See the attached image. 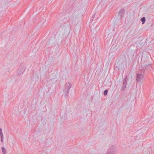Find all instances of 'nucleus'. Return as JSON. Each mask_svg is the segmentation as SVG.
I'll return each instance as SVG.
<instances>
[{
    "label": "nucleus",
    "mask_w": 154,
    "mask_h": 154,
    "mask_svg": "<svg viewBox=\"0 0 154 154\" xmlns=\"http://www.w3.org/2000/svg\"><path fill=\"white\" fill-rule=\"evenodd\" d=\"M71 84L69 82H67L65 85V90L64 92L65 93V96H67L69 92V90L71 87Z\"/></svg>",
    "instance_id": "obj_1"
},
{
    "label": "nucleus",
    "mask_w": 154,
    "mask_h": 154,
    "mask_svg": "<svg viewBox=\"0 0 154 154\" xmlns=\"http://www.w3.org/2000/svg\"><path fill=\"white\" fill-rule=\"evenodd\" d=\"M26 67L23 64H21L17 72V74L20 75L25 71Z\"/></svg>",
    "instance_id": "obj_2"
},
{
    "label": "nucleus",
    "mask_w": 154,
    "mask_h": 154,
    "mask_svg": "<svg viewBox=\"0 0 154 154\" xmlns=\"http://www.w3.org/2000/svg\"><path fill=\"white\" fill-rule=\"evenodd\" d=\"M116 148L114 145L109 147L106 154H115L116 152Z\"/></svg>",
    "instance_id": "obj_3"
},
{
    "label": "nucleus",
    "mask_w": 154,
    "mask_h": 154,
    "mask_svg": "<svg viewBox=\"0 0 154 154\" xmlns=\"http://www.w3.org/2000/svg\"><path fill=\"white\" fill-rule=\"evenodd\" d=\"M136 80L138 82H141L143 81L144 76L142 73H137V74Z\"/></svg>",
    "instance_id": "obj_4"
},
{
    "label": "nucleus",
    "mask_w": 154,
    "mask_h": 154,
    "mask_svg": "<svg viewBox=\"0 0 154 154\" xmlns=\"http://www.w3.org/2000/svg\"><path fill=\"white\" fill-rule=\"evenodd\" d=\"M146 71V70L145 68V66H142L141 65L139 67V72L140 73H144Z\"/></svg>",
    "instance_id": "obj_5"
},
{
    "label": "nucleus",
    "mask_w": 154,
    "mask_h": 154,
    "mask_svg": "<svg viewBox=\"0 0 154 154\" xmlns=\"http://www.w3.org/2000/svg\"><path fill=\"white\" fill-rule=\"evenodd\" d=\"M145 66L146 71H150L151 69L152 68V65L151 64L146 65Z\"/></svg>",
    "instance_id": "obj_6"
},
{
    "label": "nucleus",
    "mask_w": 154,
    "mask_h": 154,
    "mask_svg": "<svg viewBox=\"0 0 154 154\" xmlns=\"http://www.w3.org/2000/svg\"><path fill=\"white\" fill-rule=\"evenodd\" d=\"M125 14V10L122 9L120 10L119 13V15L121 17L123 16Z\"/></svg>",
    "instance_id": "obj_7"
},
{
    "label": "nucleus",
    "mask_w": 154,
    "mask_h": 154,
    "mask_svg": "<svg viewBox=\"0 0 154 154\" xmlns=\"http://www.w3.org/2000/svg\"><path fill=\"white\" fill-rule=\"evenodd\" d=\"M46 21V17H43L42 19V24L43 25L45 22Z\"/></svg>",
    "instance_id": "obj_8"
},
{
    "label": "nucleus",
    "mask_w": 154,
    "mask_h": 154,
    "mask_svg": "<svg viewBox=\"0 0 154 154\" xmlns=\"http://www.w3.org/2000/svg\"><path fill=\"white\" fill-rule=\"evenodd\" d=\"M2 152L3 153V154H6V150L5 148L3 147H2Z\"/></svg>",
    "instance_id": "obj_9"
},
{
    "label": "nucleus",
    "mask_w": 154,
    "mask_h": 154,
    "mask_svg": "<svg viewBox=\"0 0 154 154\" xmlns=\"http://www.w3.org/2000/svg\"><path fill=\"white\" fill-rule=\"evenodd\" d=\"M141 21L142 22V24H143L145 22L146 20L144 17H143L141 19Z\"/></svg>",
    "instance_id": "obj_10"
},
{
    "label": "nucleus",
    "mask_w": 154,
    "mask_h": 154,
    "mask_svg": "<svg viewBox=\"0 0 154 154\" xmlns=\"http://www.w3.org/2000/svg\"><path fill=\"white\" fill-rule=\"evenodd\" d=\"M126 87V86L123 85V86L122 87V88L121 89V90L122 91H124L125 90Z\"/></svg>",
    "instance_id": "obj_11"
},
{
    "label": "nucleus",
    "mask_w": 154,
    "mask_h": 154,
    "mask_svg": "<svg viewBox=\"0 0 154 154\" xmlns=\"http://www.w3.org/2000/svg\"><path fill=\"white\" fill-rule=\"evenodd\" d=\"M33 76H34L35 78H38V75L36 74V72L33 73Z\"/></svg>",
    "instance_id": "obj_12"
},
{
    "label": "nucleus",
    "mask_w": 154,
    "mask_h": 154,
    "mask_svg": "<svg viewBox=\"0 0 154 154\" xmlns=\"http://www.w3.org/2000/svg\"><path fill=\"white\" fill-rule=\"evenodd\" d=\"M108 93V90H105L104 91V95L105 96Z\"/></svg>",
    "instance_id": "obj_13"
},
{
    "label": "nucleus",
    "mask_w": 154,
    "mask_h": 154,
    "mask_svg": "<svg viewBox=\"0 0 154 154\" xmlns=\"http://www.w3.org/2000/svg\"><path fill=\"white\" fill-rule=\"evenodd\" d=\"M127 81H123V85L127 86Z\"/></svg>",
    "instance_id": "obj_14"
},
{
    "label": "nucleus",
    "mask_w": 154,
    "mask_h": 154,
    "mask_svg": "<svg viewBox=\"0 0 154 154\" xmlns=\"http://www.w3.org/2000/svg\"><path fill=\"white\" fill-rule=\"evenodd\" d=\"M44 6H42V7H41L40 9H39V10H41V11H43V10L44 9Z\"/></svg>",
    "instance_id": "obj_15"
},
{
    "label": "nucleus",
    "mask_w": 154,
    "mask_h": 154,
    "mask_svg": "<svg viewBox=\"0 0 154 154\" xmlns=\"http://www.w3.org/2000/svg\"><path fill=\"white\" fill-rule=\"evenodd\" d=\"M128 79H127V76H126V77L124 78V80L123 81H127Z\"/></svg>",
    "instance_id": "obj_16"
},
{
    "label": "nucleus",
    "mask_w": 154,
    "mask_h": 154,
    "mask_svg": "<svg viewBox=\"0 0 154 154\" xmlns=\"http://www.w3.org/2000/svg\"><path fill=\"white\" fill-rule=\"evenodd\" d=\"M0 137H1V138H4V136H3V134H0Z\"/></svg>",
    "instance_id": "obj_17"
},
{
    "label": "nucleus",
    "mask_w": 154,
    "mask_h": 154,
    "mask_svg": "<svg viewBox=\"0 0 154 154\" xmlns=\"http://www.w3.org/2000/svg\"><path fill=\"white\" fill-rule=\"evenodd\" d=\"M1 140L2 142L3 143V141H4V138H1Z\"/></svg>",
    "instance_id": "obj_18"
},
{
    "label": "nucleus",
    "mask_w": 154,
    "mask_h": 154,
    "mask_svg": "<svg viewBox=\"0 0 154 154\" xmlns=\"http://www.w3.org/2000/svg\"><path fill=\"white\" fill-rule=\"evenodd\" d=\"M3 134L2 132V128H0V134Z\"/></svg>",
    "instance_id": "obj_19"
},
{
    "label": "nucleus",
    "mask_w": 154,
    "mask_h": 154,
    "mask_svg": "<svg viewBox=\"0 0 154 154\" xmlns=\"http://www.w3.org/2000/svg\"><path fill=\"white\" fill-rule=\"evenodd\" d=\"M95 15H93V18H94V17Z\"/></svg>",
    "instance_id": "obj_20"
}]
</instances>
